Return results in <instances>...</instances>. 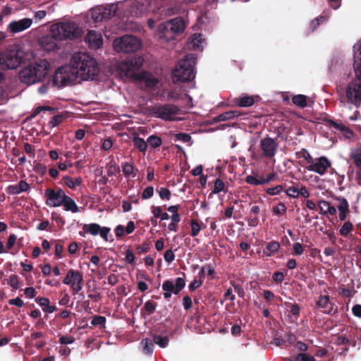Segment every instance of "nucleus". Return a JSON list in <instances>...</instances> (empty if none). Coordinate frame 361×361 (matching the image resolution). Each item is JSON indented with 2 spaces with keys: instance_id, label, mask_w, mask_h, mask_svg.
<instances>
[{
  "instance_id": "obj_40",
  "label": "nucleus",
  "mask_w": 361,
  "mask_h": 361,
  "mask_svg": "<svg viewBox=\"0 0 361 361\" xmlns=\"http://www.w3.org/2000/svg\"><path fill=\"white\" fill-rule=\"evenodd\" d=\"M296 158H304L308 164L313 162V158L306 149H301V150L295 152Z\"/></svg>"
},
{
  "instance_id": "obj_32",
  "label": "nucleus",
  "mask_w": 361,
  "mask_h": 361,
  "mask_svg": "<svg viewBox=\"0 0 361 361\" xmlns=\"http://www.w3.org/2000/svg\"><path fill=\"white\" fill-rule=\"evenodd\" d=\"M65 185L71 189H75L76 186H79L82 184V178L78 177L75 179L68 176H65L63 178Z\"/></svg>"
},
{
  "instance_id": "obj_6",
  "label": "nucleus",
  "mask_w": 361,
  "mask_h": 361,
  "mask_svg": "<svg viewBox=\"0 0 361 361\" xmlns=\"http://www.w3.org/2000/svg\"><path fill=\"white\" fill-rule=\"evenodd\" d=\"M185 27L183 20L180 18H176L160 24L159 31L162 38L170 40L173 39L176 35L183 32Z\"/></svg>"
},
{
  "instance_id": "obj_24",
  "label": "nucleus",
  "mask_w": 361,
  "mask_h": 361,
  "mask_svg": "<svg viewBox=\"0 0 361 361\" xmlns=\"http://www.w3.org/2000/svg\"><path fill=\"white\" fill-rule=\"evenodd\" d=\"M241 115H243V114L240 111L238 110H231L218 115L217 116L213 118V121L216 123L226 121L230 119L237 118Z\"/></svg>"
},
{
  "instance_id": "obj_42",
  "label": "nucleus",
  "mask_w": 361,
  "mask_h": 361,
  "mask_svg": "<svg viewBox=\"0 0 361 361\" xmlns=\"http://www.w3.org/2000/svg\"><path fill=\"white\" fill-rule=\"evenodd\" d=\"M285 306L290 310L291 314L298 318L300 316V307L298 304H293L290 302H286Z\"/></svg>"
},
{
  "instance_id": "obj_8",
  "label": "nucleus",
  "mask_w": 361,
  "mask_h": 361,
  "mask_svg": "<svg viewBox=\"0 0 361 361\" xmlns=\"http://www.w3.org/2000/svg\"><path fill=\"white\" fill-rule=\"evenodd\" d=\"M115 50L118 52L124 53L135 52L140 48L141 44L138 38L133 35H124L117 38L114 42Z\"/></svg>"
},
{
  "instance_id": "obj_19",
  "label": "nucleus",
  "mask_w": 361,
  "mask_h": 361,
  "mask_svg": "<svg viewBox=\"0 0 361 361\" xmlns=\"http://www.w3.org/2000/svg\"><path fill=\"white\" fill-rule=\"evenodd\" d=\"M317 306L323 309V312L328 314H334L337 312V309H334V303L329 299L328 295H320L317 301Z\"/></svg>"
},
{
  "instance_id": "obj_14",
  "label": "nucleus",
  "mask_w": 361,
  "mask_h": 361,
  "mask_svg": "<svg viewBox=\"0 0 361 361\" xmlns=\"http://www.w3.org/2000/svg\"><path fill=\"white\" fill-rule=\"evenodd\" d=\"M278 143L276 140L269 136L260 140V149L262 151V156L266 158H273L278 149Z\"/></svg>"
},
{
  "instance_id": "obj_56",
  "label": "nucleus",
  "mask_w": 361,
  "mask_h": 361,
  "mask_svg": "<svg viewBox=\"0 0 361 361\" xmlns=\"http://www.w3.org/2000/svg\"><path fill=\"white\" fill-rule=\"evenodd\" d=\"M338 200L340 201V204L338 206V211L349 212V205L347 200L344 197H339Z\"/></svg>"
},
{
  "instance_id": "obj_64",
  "label": "nucleus",
  "mask_w": 361,
  "mask_h": 361,
  "mask_svg": "<svg viewBox=\"0 0 361 361\" xmlns=\"http://www.w3.org/2000/svg\"><path fill=\"white\" fill-rule=\"evenodd\" d=\"M154 195V188L152 186L147 187L142 192V199H149Z\"/></svg>"
},
{
  "instance_id": "obj_50",
  "label": "nucleus",
  "mask_w": 361,
  "mask_h": 361,
  "mask_svg": "<svg viewBox=\"0 0 361 361\" xmlns=\"http://www.w3.org/2000/svg\"><path fill=\"white\" fill-rule=\"evenodd\" d=\"M150 249V243L144 242L143 243L138 245L135 247V251L137 255H142L147 252Z\"/></svg>"
},
{
  "instance_id": "obj_10",
  "label": "nucleus",
  "mask_w": 361,
  "mask_h": 361,
  "mask_svg": "<svg viewBox=\"0 0 361 361\" xmlns=\"http://www.w3.org/2000/svg\"><path fill=\"white\" fill-rule=\"evenodd\" d=\"M83 276L82 274L73 269H71L64 279L63 283L66 285L71 286V288L73 292V294L78 293L82 288Z\"/></svg>"
},
{
  "instance_id": "obj_4",
  "label": "nucleus",
  "mask_w": 361,
  "mask_h": 361,
  "mask_svg": "<svg viewBox=\"0 0 361 361\" xmlns=\"http://www.w3.org/2000/svg\"><path fill=\"white\" fill-rule=\"evenodd\" d=\"M197 57L194 54H188L176 65L172 73L174 83L191 81L195 78V66Z\"/></svg>"
},
{
  "instance_id": "obj_27",
  "label": "nucleus",
  "mask_w": 361,
  "mask_h": 361,
  "mask_svg": "<svg viewBox=\"0 0 361 361\" xmlns=\"http://www.w3.org/2000/svg\"><path fill=\"white\" fill-rule=\"evenodd\" d=\"M280 248V243L276 240L269 242L266 245V250H264L263 253L267 257H271L276 253Z\"/></svg>"
},
{
  "instance_id": "obj_15",
  "label": "nucleus",
  "mask_w": 361,
  "mask_h": 361,
  "mask_svg": "<svg viewBox=\"0 0 361 361\" xmlns=\"http://www.w3.org/2000/svg\"><path fill=\"white\" fill-rule=\"evenodd\" d=\"M59 39L49 31V34L39 39V45L46 51H52L59 49Z\"/></svg>"
},
{
  "instance_id": "obj_2",
  "label": "nucleus",
  "mask_w": 361,
  "mask_h": 361,
  "mask_svg": "<svg viewBox=\"0 0 361 361\" xmlns=\"http://www.w3.org/2000/svg\"><path fill=\"white\" fill-rule=\"evenodd\" d=\"M353 70L355 78L349 82L344 94L341 86L336 87L341 101L346 99L348 103L359 107L361 105V42L353 47Z\"/></svg>"
},
{
  "instance_id": "obj_49",
  "label": "nucleus",
  "mask_w": 361,
  "mask_h": 361,
  "mask_svg": "<svg viewBox=\"0 0 361 361\" xmlns=\"http://www.w3.org/2000/svg\"><path fill=\"white\" fill-rule=\"evenodd\" d=\"M190 226H191V233H190L191 236H192V237L197 236L201 230L200 224L198 223V221L196 219H192L190 221Z\"/></svg>"
},
{
  "instance_id": "obj_18",
  "label": "nucleus",
  "mask_w": 361,
  "mask_h": 361,
  "mask_svg": "<svg viewBox=\"0 0 361 361\" xmlns=\"http://www.w3.org/2000/svg\"><path fill=\"white\" fill-rule=\"evenodd\" d=\"M32 24L31 18H25L19 20H13L7 26V30L16 34L28 29Z\"/></svg>"
},
{
  "instance_id": "obj_35",
  "label": "nucleus",
  "mask_w": 361,
  "mask_h": 361,
  "mask_svg": "<svg viewBox=\"0 0 361 361\" xmlns=\"http://www.w3.org/2000/svg\"><path fill=\"white\" fill-rule=\"evenodd\" d=\"M307 97L306 95L297 94V95H294L292 97V102L295 106L303 109V108L306 107L307 105Z\"/></svg>"
},
{
  "instance_id": "obj_23",
  "label": "nucleus",
  "mask_w": 361,
  "mask_h": 361,
  "mask_svg": "<svg viewBox=\"0 0 361 361\" xmlns=\"http://www.w3.org/2000/svg\"><path fill=\"white\" fill-rule=\"evenodd\" d=\"M255 97L247 94H243L240 97L233 99V103L240 107H249L254 104Z\"/></svg>"
},
{
  "instance_id": "obj_43",
  "label": "nucleus",
  "mask_w": 361,
  "mask_h": 361,
  "mask_svg": "<svg viewBox=\"0 0 361 361\" xmlns=\"http://www.w3.org/2000/svg\"><path fill=\"white\" fill-rule=\"evenodd\" d=\"M322 205L327 206V210H326V214L329 213L331 215H334L336 213V209L334 206H331L330 202L325 201V200H321L319 202L318 206L320 211H323L324 208H322Z\"/></svg>"
},
{
  "instance_id": "obj_39",
  "label": "nucleus",
  "mask_w": 361,
  "mask_h": 361,
  "mask_svg": "<svg viewBox=\"0 0 361 361\" xmlns=\"http://www.w3.org/2000/svg\"><path fill=\"white\" fill-rule=\"evenodd\" d=\"M147 145L152 149L160 147L162 144V140L160 137L156 135H150L147 140Z\"/></svg>"
},
{
  "instance_id": "obj_52",
  "label": "nucleus",
  "mask_w": 361,
  "mask_h": 361,
  "mask_svg": "<svg viewBox=\"0 0 361 361\" xmlns=\"http://www.w3.org/2000/svg\"><path fill=\"white\" fill-rule=\"evenodd\" d=\"M350 339L345 335H341L336 337L334 343L337 345H349Z\"/></svg>"
},
{
  "instance_id": "obj_47",
  "label": "nucleus",
  "mask_w": 361,
  "mask_h": 361,
  "mask_svg": "<svg viewBox=\"0 0 361 361\" xmlns=\"http://www.w3.org/2000/svg\"><path fill=\"white\" fill-rule=\"evenodd\" d=\"M180 221V216L179 214H173L171 216V222L169 224V229L170 231H177V224Z\"/></svg>"
},
{
  "instance_id": "obj_45",
  "label": "nucleus",
  "mask_w": 361,
  "mask_h": 361,
  "mask_svg": "<svg viewBox=\"0 0 361 361\" xmlns=\"http://www.w3.org/2000/svg\"><path fill=\"white\" fill-rule=\"evenodd\" d=\"M7 283L13 289H18L20 288L19 277L16 274H11L8 279Z\"/></svg>"
},
{
  "instance_id": "obj_61",
  "label": "nucleus",
  "mask_w": 361,
  "mask_h": 361,
  "mask_svg": "<svg viewBox=\"0 0 361 361\" xmlns=\"http://www.w3.org/2000/svg\"><path fill=\"white\" fill-rule=\"evenodd\" d=\"M75 338L72 336H61L59 339L61 345L71 344L75 342Z\"/></svg>"
},
{
  "instance_id": "obj_20",
  "label": "nucleus",
  "mask_w": 361,
  "mask_h": 361,
  "mask_svg": "<svg viewBox=\"0 0 361 361\" xmlns=\"http://www.w3.org/2000/svg\"><path fill=\"white\" fill-rule=\"evenodd\" d=\"M85 41L92 49H98L103 44L102 36L95 30H89L85 36Z\"/></svg>"
},
{
  "instance_id": "obj_37",
  "label": "nucleus",
  "mask_w": 361,
  "mask_h": 361,
  "mask_svg": "<svg viewBox=\"0 0 361 361\" xmlns=\"http://www.w3.org/2000/svg\"><path fill=\"white\" fill-rule=\"evenodd\" d=\"M327 20L328 16L326 15H321L317 17L310 23V31L311 32H314L321 23L326 22Z\"/></svg>"
},
{
  "instance_id": "obj_48",
  "label": "nucleus",
  "mask_w": 361,
  "mask_h": 361,
  "mask_svg": "<svg viewBox=\"0 0 361 361\" xmlns=\"http://www.w3.org/2000/svg\"><path fill=\"white\" fill-rule=\"evenodd\" d=\"M90 323L93 326H104L106 317L101 315H94L92 317Z\"/></svg>"
},
{
  "instance_id": "obj_9",
  "label": "nucleus",
  "mask_w": 361,
  "mask_h": 361,
  "mask_svg": "<svg viewBox=\"0 0 361 361\" xmlns=\"http://www.w3.org/2000/svg\"><path fill=\"white\" fill-rule=\"evenodd\" d=\"M116 7L114 4L100 5L90 10V16L94 22H102L109 19L114 15Z\"/></svg>"
},
{
  "instance_id": "obj_53",
  "label": "nucleus",
  "mask_w": 361,
  "mask_h": 361,
  "mask_svg": "<svg viewBox=\"0 0 361 361\" xmlns=\"http://www.w3.org/2000/svg\"><path fill=\"white\" fill-rule=\"evenodd\" d=\"M353 229V224L350 221L343 224L340 229V234L343 236H347Z\"/></svg>"
},
{
  "instance_id": "obj_26",
  "label": "nucleus",
  "mask_w": 361,
  "mask_h": 361,
  "mask_svg": "<svg viewBox=\"0 0 361 361\" xmlns=\"http://www.w3.org/2000/svg\"><path fill=\"white\" fill-rule=\"evenodd\" d=\"M62 205L63 206L64 209L67 212L76 213L79 211L78 207L75 202L68 195H66L64 197Z\"/></svg>"
},
{
  "instance_id": "obj_25",
  "label": "nucleus",
  "mask_w": 361,
  "mask_h": 361,
  "mask_svg": "<svg viewBox=\"0 0 361 361\" xmlns=\"http://www.w3.org/2000/svg\"><path fill=\"white\" fill-rule=\"evenodd\" d=\"M326 122L330 127H332L334 129L341 131L348 137L353 134L352 130H350L348 126L342 123H338L331 119H328Z\"/></svg>"
},
{
  "instance_id": "obj_34",
  "label": "nucleus",
  "mask_w": 361,
  "mask_h": 361,
  "mask_svg": "<svg viewBox=\"0 0 361 361\" xmlns=\"http://www.w3.org/2000/svg\"><path fill=\"white\" fill-rule=\"evenodd\" d=\"M100 226L98 224L92 223L89 224H84L82 230L85 233H90L92 235H97L100 231Z\"/></svg>"
},
{
  "instance_id": "obj_1",
  "label": "nucleus",
  "mask_w": 361,
  "mask_h": 361,
  "mask_svg": "<svg viewBox=\"0 0 361 361\" xmlns=\"http://www.w3.org/2000/svg\"><path fill=\"white\" fill-rule=\"evenodd\" d=\"M99 69L95 59L85 52L73 55L70 64L59 67L53 76V83L63 87L79 82L80 80H93Z\"/></svg>"
},
{
  "instance_id": "obj_38",
  "label": "nucleus",
  "mask_w": 361,
  "mask_h": 361,
  "mask_svg": "<svg viewBox=\"0 0 361 361\" xmlns=\"http://www.w3.org/2000/svg\"><path fill=\"white\" fill-rule=\"evenodd\" d=\"M221 192L226 193L228 192L227 188H226L225 183L220 178H216L214 181V189L212 194H218Z\"/></svg>"
},
{
  "instance_id": "obj_54",
  "label": "nucleus",
  "mask_w": 361,
  "mask_h": 361,
  "mask_svg": "<svg viewBox=\"0 0 361 361\" xmlns=\"http://www.w3.org/2000/svg\"><path fill=\"white\" fill-rule=\"evenodd\" d=\"M63 117L61 114H57L53 116L49 122V126L53 128L59 125L63 121Z\"/></svg>"
},
{
  "instance_id": "obj_55",
  "label": "nucleus",
  "mask_w": 361,
  "mask_h": 361,
  "mask_svg": "<svg viewBox=\"0 0 361 361\" xmlns=\"http://www.w3.org/2000/svg\"><path fill=\"white\" fill-rule=\"evenodd\" d=\"M283 190V186L278 185L274 188H268L265 190V192L269 195H276L280 194Z\"/></svg>"
},
{
  "instance_id": "obj_58",
  "label": "nucleus",
  "mask_w": 361,
  "mask_h": 361,
  "mask_svg": "<svg viewBox=\"0 0 361 361\" xmlns=\"http://www.w3.org/2000/svg\"><path fill=\"white\" fill-rule=\"evenodd\" d=\"M295 359V361H316L313 356L304 353H299Z\"/></svg>"
},
{
  "instance_id": "obj_36",
  "label": "nucleus",
  "mask_w": 361,
  "mask_h": 361,
  "mask_svg": "<svg viewBox=\"0 0 361 361\" xmlns=\"http://www.w3.org/2000/svg\"><path fill=\"white\" fill-rule=\"evenodd\" d=\"M142 351L146 355H152L154 350V343L150 338H145L141 341Z\"/></svg>"
},
{
  "instance_id": "obj_13",
  "label": "nucleus",
  "mask_w": 361,
  "mask_h": 361,
  "mask_svg": "<svg viewBox=\"0 0 361 361\" xmlns=\"http://www.w3.org/2000/svg\"><path fill=\"white\" fill-rule=\"evenodd\" d=\"M66 193L61 188L54 190L47 188L44 192L46 197V204L51 207H58L62 206Z\"/></svg>"
},
{
  "instance_id": "obj_28",
  "label": "nucleus",
  "mask_w": 361,
  "mask_h": 361,
  "mask_svg": "<svg viewBox=\"0 0 361 361\" xmlns=\"http://www.w3.org/2000/svg\"><path fill=\"white\" fill-rule=\"evenodd\" d=\"M35 301L42 307V310L45 312L52 313L56 307L49 305V300L47 298H37Z\"/></svg>"
},
{
  "instance_id": "obj_63",
  "label": "nucleus",
  "mask_w": 361,
  "mask_h": 361,
  "mask_svg": "<svg viewBox=\"0 0 361 361\" xmlns=\"http://www.w3.org/2000/svg\"><path fill=\"white\" fill-rule=\"evenodd\" d=\"M176 140H180L183 142H188L191 140V136L185 133H179L175 135Z\"/></svg>"
},
{
  "instance_id": "obj_17",
  "label": "nucleus",
  "mask_w": 361,
  "mask_h": 361,
  "mask_svg": "<svg viewBox=\"0 0 361 361\" xmlns=\"http://www.w3.org/2000/svg\"><path fill=\"white\" fill-rule=\"evenodd\" d=\"M330 166L331 163L329 160L326 157H321L316 162L313 161V162L310 163L306 169L310 171H314L320 175H323Z\"/></svg>"
},
{
  "instance_id": "obj_57",
  "label": "nucleus",
  "mask_w": 361,
  "mask_h": 361,
  "mask_svg": "<svg viewBox=\"0 0 361 361\" xmlns=\"http://www.w3.org/2000/svg\"><path fill=\"white\" fill-rule=\"evenodd\" d=\"M203 283V280L198 279L197 277H195L193 281L190 283L188 288L190 291H194L199 287H200Z\"/></svg>"
},
{
  "instance_id": "obj_44",
  "label": "nucleus",
  "mask_w": 361,
  "mask_h": 361,
  "mask_svg": "<svg viewBox=\"0 0 361 361\" xmlns=\"http://www.w3.org/2000/svg\"><path fill=\"white\" fill-rule=\"evenodd\" d=\"M157 192L161 200H169L171 199V192L168 188L164 187L157 188Z\"/></svg>"
},
{
  "instance_id": "obj_59",
  "label": "nucleus",
  "mask_w": 361,
  "mask_h": 361,
  "mask_svg": "<svg viewBox=\"0 0 361 361\" xmlns=\"http://www.w3.org/2000/svg\"><path fill=\"white\" fill-rule=\"evenodd\" d=\"M247 224L250 227H256L259 222V218L257 215L250 214L247 217Z\"/></svg>"
},
{
  "instance_id": "obj_7",
  "label": "nucleus",
  "mask_w": 361,
  "mask_h": 361,
  "mask_svg": "<svg viewBox=\"0 0 361 361\" xmlns=\"http://www.w3.org/2000/svg\"><path fill=\"white\" fill-rule=\"evenodd\" d=\"M180 109L173 104H157L148 107L150 114L164 121H171L175 120Z\"/></svg>"
},
{
  "instance_id": "obj_21",
  "label": "nucleus",
  "mask_w": 361,
  "mask_h": 361,
  "mask_svg": "<svg viewBox=\"0 0 361 361\" xmlns=\"http://www.w3.org/2000/svg\"><path fill=\"white\" fill-rule=\"evenodd\" d=\"M30 189V185L23 180H21L16 185H8L6 190L10 195H18L23 192H27Z\"/></svg>"
},
{
  "instance_id": "obj_41",
  "label": "nucleus",
  "mask_w": 361,
  "mask_h": 361,
  "mask_svg": "<svg viewBox=\"0 0 361 361\" xmlns=\"http://www.w3.org/2000/svg\"><path fill=\"white\" fill-rule=\"evenodd\" d=\"M120 167L117 164H116L114 161H111L110 163H109L107 169L108 176H116L117 174L120 173Z\"/></svg>"
},
{
  "instance_id": "obj_12",
  "label": "nucleus",
  "mask_w": 361,
  "mask_h": 361,
  "mask_svg": "<svg viewBox=\"0 0 361 361\" xmlns=\"http://www.w3.org/2000/svg\"><path fill=\"white\" fill-rule=\"evenodd\" d=\"M185 286V281L183 278L178 277L175 281L166 280L162 284V289L164 290V297L165 299H169L171 293L178 294Z\"/></svg>"
},
{
  "instance_id": "obj_46",
  "label": "nucleus",
  "mask_w": 361,
  "mask_h": 361,
  "mask_svg": "<svg viewBox=\"0 0 361 361\" xmlns=\"http://www.w3.org/2000/svg\"><path fill=\"white\" fill-rule=\"evenodd\" d=\"M157 307V302H152L151 300H147L142 309V310H145L147 312L148 314H151L154 313L156 310V308Z\"/></svg>"
},
{
  "instance_id": "obj_30",
  "label": "nucleus",
  "mask_w": 361,
  "mask_h": 361,
  "mask_svg": "<svg viewBox=\"0 0 361 361\" xmlns=\"http://www.w3.org/2000/svg\"><path fill=\"white\" fill-rule=\"evenodd\" d=\"M245 180L247 183L255 186L267 184V183H262V181L265 180V176L263 175L258 176L257 177L248 175L245 177Z\"/></svg>"
},
{
  "instance_id": "obj_5",
  "label": "nucleus",
  "mask_w": 361,
  "mask_h": 361,
  "mask_svg": "<svg viewBox=\"0 0 361 361\" xmlns=\"http://www.w3.org/2000/svg\"><path fill=\"white\" fill-rule=\"evenodd\" d=\"M50 32L60 41L66 39H76L83 33L82 28L75 22L61 21L53 24L50 27Z\"/></svg>"
},
{
  "instance_id": "obj_62",
  "label": "nucleus",
  "mask_w": 361,
  "mask_h": 361,
  "mask_svg": "<svg viewBox=\"0 0 361 361\" xmlns=\"http://www.w3.org/2000/svg\"><path fill=\"white\" fill-rule=\"evenodd\" d=\"M286 207L283 202H280L277 206L273 208V212L276 215H281L286 212Z\"/></svg>"
},
{
  "instance_id": "obj_51",
  "label": "nucleus",
  "mask_w": 361,
  "mask_h": 361,
  "mask_svg": "<svg viewBox=\"0 0 361 361\" xmlns=\"http://www.w3.org/2000/svg\"><path fill=\"white\" fill-rule=\"evenodd\" d=\"M230 283L231 286L233 288L234 291L238 295V296L241 298H243L245 297V292L242 286L238 283H236L234 281H231Z\"/></svg>"
},
{
  "instance_id": "obj_29",
  "label": "nucleus",
  "mask_w": 361,
  "mask_h": 361,
  "mask_svg": "<svg viewBox=\"0 0 361 361\" xmlns=\"http://www.w3.org/2000/svg\"><path fill=\"white\" fill-rule=\"evenodd\" d=\"M154 344L158 345L161 348H165L169 345V338L167 336H161L159 334H152Z\"/></svg>"
},
{
  "instance_id": "obj_3",
  "label": "nucleus",
  "mask_w": 361,
  "mask_h": 361,
  "mask_svg": "<svg viewBox=\"0 0 361 361\" xmlns=\"http://www.w3.org/2000/svg\"><path fill=\"white\" fill-rule=\"evenodd\" d=\"M50 63L46 59L31 63L20 70L18 74L21 82L30 85L39 82L48 75Z\"/></svg>"
},
{
  "instance_id": "obj_16",
  "label": "nucleus",
  "mask_w": 361,
  "mask_h": 361,
  "mask_svg": "<svg viewBox=\"0 0 361 361\" xmlns=\"http://www.w3.org/2000/svg\"><path fill=\"white\" fill-rule=\"evenodd\" d=\"M22 59L16 54H6L0 58V66L3 69H16L20 66Z\"/></svg>"
},
{
  "instance_id": "obj_22",
  "label": "nucleus",
  "mask_w": 361,
  "mask_h": 361,
  "mask_svg": "<svg viewBox=\"0 0 361 361\" xmlns=\"http://www.w3.org/2000/svg\"><path fill=\"white\" fill-rule=\"evenodd\" d=\"M350 157L357 168V176L359 184L361 185V145L352 150Z\"/></svg>"
},
{
  "instance_id": "obj_11",
  "label": "nucleus",
  "mask_w": 361,
  "mask_h": 361,
  "mask_svg": "<svg viewBox=\"0 0 361 361\" xmlns=\"http://www.w3.org/2000/svg\"><path fill=\"white\" fill-rule=\"evenodd\" d=\"M126 70H125V75L127 77L134 78L137 80L145 83L146 87L153 88L158 83V80L153 76L151 73L147 72L135 73L132 71L128 66H127Z\"/></svg>"
},
{
  "instance_id": "obj_60",
  "label": "nucleus",
  "mask_w": 361,
  "mask_h": 361,
  "mask_svg": "<svg viewBox=\"0 0 361 361\" xmlns=\"http://www.w3.org/2000/svg\"><path fill=\"white\" fill-rule=\"evenodd\" d=\"M286 193L290 197L298 198L299 197L298 187V186L297 187H295V186L289 187L286 190Z\"/></svg>"
},
{
  "instance_id": "obj_33",
  "label": "nucleus",
  "mask_w": 361,
  "mask_h": 361,
  "mask_svg": "<svg viewBox=\"0 0 361 361\" xmlns=\"http://www.w3.org/2000/svg\"><path fill=\"white\" fill-rule=\"evenodd\" d=\"M133 145L141 152H145L147 149V142L139 136H135L132 140Z\"/></svg>"
},
{
  "instance_id": "obj_31",
  "label": "nucleus",
  "mask_w": 361,
  "mask_h": 361,
  "mask_svg": "<svg viewBox=\"0 0 361 361\" xmlns=\"http://www.w3.org/2000/svg\"><path fill=\"white\" fill-rule=\"evenodd\" d=\"M122 170L126 178H135L137 176V170H135L133 165L128 162L122 164Z\"/></svg>"
}]
</instances>
